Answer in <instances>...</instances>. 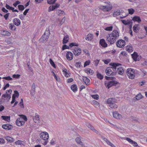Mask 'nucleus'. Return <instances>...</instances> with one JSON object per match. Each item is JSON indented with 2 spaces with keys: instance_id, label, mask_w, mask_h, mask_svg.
I'll use <instances>...</instances> for the list:
<instances>
[{
  "instance_id": "nucleus-1",
  "label": "nucleus",
  "mask_w": 147,
  "mask_h": 147,
  "mask_svg": "<svg viewBox=\"0 0 147 147\" xmlns=\"http://www.w3.org/2000/svg\"><path fill=\"white\" fill-rule=\"evenodd\" d=\"M119 36V32L117 30H114L107 36V40L110 44H113Z\"/></svg>"
},
{
  "instance_id": "nucleus-2",
  "label": "nucleus",
  "mask_w": 147,
  "mask_h": 147,
  "mask_svg": "<svg viewBox=\"0 0 147 147\" xmlns=\"http://www.w3.org/2000/svg\"><path fill=\"white\" fill-rule=\"evenodd\" d=\"M110 65L112 67H107L105 70L106 73L108 76H113L114 75L116 71L117 67L121 65L120 64L114 63H110Z\"/></svg>"
},
{
  "instance_id": "nucleus-3",
  "label": "nucleus",
  "mask_w": 147,
  "mask_h": 147,
  "mask_svg": "<svg viewBox=\"0 0 147 147\" xmlns=\"http://www.w3.org/2000/svg\"><path fill=\"white\" fill-rule=\"evenodd\" d=\"M26 117L23 115H20V117L18 118L16 121V125L19 126H23L25 124V122L27 121Z\"/></svg>"
},
{
  "instance_id": "nucleus-4",
  "label": "nucleus",
  "mask_w": 147,
  "mask_h": 147,
  "mask_svg": "<svg viewBox=\"0 0 147 147\" xmlns=\"http://www.w3.org/2000/svg\"><path fill=\"white\" fill-rule=\"evenodd\" d=\"M126 74L129 79H133L134 78L135 75V70L131 68H128L126 71Z\"/></svg>"
},
{
  "instance_id": "nucleus-5",
  "label": "nucleus",
  "mask_w": 147,
  "mask_h": 147,
  "mask_svg": "<svg viewBox=\"0 0 147 147\" xmlns=\"http://www.w3.org/2000/svg\"><path fill=\"white\" fill-rule=\"evenodd\" d=\"M98 8L104 11H108L112 8V6L111 4H109L105 6L101 5L99 6Z\"/></svg>"
},
{
  "instance_id": "nucleus-6",
  "label": "nucleus",
  "mask_w": 147,
  "mask_h": 147,
  "mask_svg": "<svg viewBox=\"0 0 147 147\" xmlns=\"http://www.w3.org/2000/svg\"><path fill=\"white\" fill-rule=\"evenodd\" d=\"M49 36V31H47L40 38V40L42 42H45L47 40Z\"/></svg>"
},
{
  "instance_id": "nucleus-7",
  "label": "nucleus",
  "mask_w": 147,
  "mask_h": 147,
  "mask_svg": "<svg viewBox=\"0 0 147 147\" xmlns=\"http://www.w3.org/2000/svg\"><path fill=\"white\" fill-rule=\"evenodd\" d=\"M40 137L41 138L45 141L47 140L49 138L48 133L45 131L40 133Z\"/></svg>"
},
{
  "instance_id": "nucleus-8",
  "label": "nucleus",
  "mask_w": 147,
  "mask_h": 147,
  "mask_svg": "<svg viewBox=\"0 0 147 147\" xmlns=\"http://www.w3.org/2000/svg\"><path fill=\"white\" fill-rule=\"evenodd\" d=\"M117 46L120 48L123 47L125 45V42L124 40L122 39L119 40L117 42Z\"/></svg>"
},
{
  "instance_id": "nucleus-9",
  "label": "nucleus",
  "mask_w": 147,
  "mask_h": 147,
  "mask_svg": "<svg viewBox=\"0 0 147 147\" xmlns=\"http://www.w3.org/2000/svg\"><path fill=\"white\" fill-rule=\"evenodd\" d=\"M114 118L118 119H121L123 118V116L117 111H115L113 113Z\"/></svg>"
},
{
  "instance_id": "nucleus-10",
  "label": "nucleus",
  "mask_w": 147,
  "mask_h": 147,
  "mask_svg": "<svg viewBox=\"0 0 147 147\" xmlns=\"http://www.w3.org/2000/svg\"><path fill=\"white\" fill-rule=\"evenodd\" d=\"M62 70L63 74L65 77L67 78L70 76L71 74L69 70L63 67H62Z\"/></svg>"
},
{
  "instance_id": "nucleus-11",
  "label": "nucleus",
  "mask_w": 147,
  "mask_h": 147,
  "mask_svg": "<svg viewBox=\"0 0 147 147\" xmlns=\"http://www.w3.org/2000/svg\"><path fill=\"white\" fill-rule=\"evenodd\" d=\"M73 53L76 55H79L81 52V49L79 48L75 47L73 50Z\"/></svg>"
},
{
  "instance_id": "nucleus-12",
  "label": "nucleus",
  "mask_w": 147,
  "mask_h": 147,
  "mask_svg": "<svg viewBox=\"0 0 147 147\" xmlns=\"http://www.w3.org/2000/svg\"><path fill=\"white\" fill-rule=\"evenodd\" d=\"M86 125L88 128L93 131L94 132L97 134H100V132L97 131L96 129H95L94 127L92 126L90 124L88 123Z\"/></svg>"
},
{
  "instance_id": "nucleus-13",
  "label": "nucleus",
  "mask_w": 147,
  "mask_h": 147,
  "mask_svg": "<svg viewBox=\"0 0 147 147\" xmlns=\"http://www.w3.org/2000/svg\"><path fill=\"white\" fill-rule=\"evenodd\" d=\"M2 99L4 100H8L11 98V95L8 93H6L2 95Z\"/></svg>"
},
{
  "instance_id": "nucleus-14",
  "label": "nucleus",
  "mask_w": 147,
  "mask_h": 147,
  "mask_svg": "<svg viewBox=\"0 0 147 147\" xmlns=\"http://www.w3.org/2000/svg\"><path fill=\"white\" fill-rule=\"evenodd\" d=\"M13 22L14 25L17 26H20L21 23L20 20L18 18H15L13 20Z\"/></svg>"
},
{
  "instance_id": "nucleus-15",
  "label": "nucleus",
  "mask_w": 147,
  "mask_h": 147,
  "mask_svg": "<svg viewBox=\"0 0 147 147\" xmlns=\"http://www.w3.org/2000/svg\"><path fill=\"white\" fill-rule=\"evenodd\" d=\"M66 57L67 59L69 60H71L73 59V55L71 52H68L66 54Z\"/></svg>"
},
{
  "instance_id": "nucleus-16",
  "label": "nucleus",
  "mask_w": 147,
  "mask_h": 147,
  "mask_svg": "<svg viewBox=\"0 0 147 147\" xmlns=\"http://www.w3.org/2000/svg\"><path fill=\"white\" fill-rule=\"evenodd\" d=\"M133 59L135 61H139L140 59V57L136 52H134L131 55Z\"/></svg>"
},
{
  "instance_id": "nucleus-17",
  "label": "nucleus",
  "mask_w": 147,
  "mask_h": 147,
  "mask_svg": "<svg viewBox=\"0 0 147 147\" xmlns=\"http://www.w3.org/2000/svg\"><path fill=\"white\" fill-rule=\"evenodd\" d=\"M2 127L3 128L6 130H9L12 128V126L10 124H7L3 125Z\"/></svg>"
},
{
  "instance_id": "nucleus-18",
  "label": "nucleus",
  "mask_w": 147,
  "mask_h": 147,
  "mask_svg": "<svg viewBox=\"0 0 147 147\" xmlns=\"http://www.w3.org/2000/svg\"><path fill=\"white\" fill-rule=\"evenodd\" d=\"M116 100L114 98H108L107 100V103L111 105L114 103L116 102Z\"/></svg>"
},
{
  "instance_id": "nucleus-19",
  "label": "nucleus",
  "mask_w": 147,
  "mask_h": 147,
  "mask_svg": "<svg viewBox=\"0 0 147 147\" xmlns=\"http://www.w3.org/2000/svg\"><path fill=\"white\" fill-rule=\"evenodd\" d=\"M75 141L77 143L80 144L82 146L84 145V144L83 142L81 141V138L80 137H77L75 139Z\"/></svg>"
},
{
  "instance_id": "nucleus-20",
  "label": "nucleus",
  "mask_w": 147,
  "mask_h": 147,
  "mask_svg": "<svg viewBox=\"0 0 147 147\" xmlns=\"http://www.w3.org/2000/svg\"><path fill=\"white\" fill-rule=\"evenodd\" d=\"M100 44L101 46L104 47H107V45L106 42L105 40L103 39L100 40Z\"/></svg>"
},
{
  "instance_id": "nucleus-21",
  "label": "nucleus",
  "mask_w": 147,
  "mask_h": 147,
  "mask_svg": "<svg viewBox=\"0 0 147 147\" xmlns=\"http://www.w3.org/2000/svg\"><path fill=\"white\" fill-rule=\"evenodd\" d=\"M117 67V72L120 75H122L124 72V70L123 68L121 66H119L118 67Z\"/></svg>"
},
{
  "instance_id": "nucleus-22",
  "label": "nucleus",
  "mask_w": 147,
  "mask_h": 147,
  "mask_svg": "<svg viewBox=\"0 0 147 147\" xmlns=\"http://www.w3.org/2000/svg\"><path fill=\"white\" fill-rule=\"evenodd\" d=\"M83 80L86 84L88 85L90 83V80L89 79L85 76L83 77Z\"/></svg>"
},
{
  "instance_id": "nucleus-23",
  "label": "nucleus",
  "mask_w": 147,
  "mask_h": 147,
  "mask_svg": "<svg viewBox=\"0 0 147 147\" xmlns=\"http://www.w3.org/2000/svg\"><path fill=\"white\" fill-rule=\"evenodd\" d=\"M84 71L88 74L92 75L94 73V71L92 70L89 68L85 69H84Z\"/></svg>"
},
{
  "instance_id": "nucleus-24",
  "label": "nucleus",
  "mask_w": 147,
  "mask_h": 147,
  "mask_svg": "<svg viewBox=\"0 0 147 147\" xmlns=\"http://www.w3.org/2000/svg\"><path fill=\"white\" fill-rule=\"evenodd\" d=\"M69 37L68 35H65L63 40V44H66L69 41Z\"/></svg>"
},
{
  "instance_id": "nucleus-25",
  "label": "nucleus",
  "mask_w": 147,
  "mask_h": 147,
  "mask_svg": "<svg viewBox=\"0 0 147 147\" xmlns=\"http://www.w3.org/2000/svg\"><path fill=\"white\" fill-rule=\"evenodd\" d=\"M132 20L134 22H137L138 23H140L141 21L140 17L138 16H134L132 18Z\"/></svg>"
},
{
  "instance_id": "nucleus-26",
  "label": "nucleus",
  "mask_w": 147,
  "mask_h": 147,
  "mask_svg": "<svg viewBox=\"0 0 147 147\" xmlns=\"http://www.w3.org/2000/svg\"><path fill=\"white\" fill-rule=\"evenodd\" d=\"M39 115L37 114H35V117L33 119L35 123H38L39 122Z\"/></svg>"
},
{
  "instance_id": "nucleus-27",
  "label": "nucleus",
  "mask_w": 147,
  "mask_h": 147,
  "mask_svg": "<svg viewBox=\"0 0 147 147\" xmlns=\"http://www.w3.org/2000/svg\"><path fill=\"white\" fill-rule=\"evenodd\" d=\"M1 118L8 122L10 121V117L9 116H1Z\"/></svg>"
},
{
  "instance_id": "nucleus-28",
  "label": "nucleus",
  "mask_w": 147,
  "mask_h": 147,
  "mask_svg": "<svg viewBox=\"0 0 147 147\" xmlns=\"http://www.w3.org/2000/svg\"><path fill=\"white\" fill-rule=\"evenodd\" d=\"M103 140L105 141L109 145L111 146L112 147H116L109 140L106 138H104Z\"/></svg>"
},
{
  "instance_id": "nucleus-29",
  "label": "nucleus",
  "mask_w": 147,
  "mask_h": 147,
  "mask_svg": "<svg viewBox=\"0 0 147 147\" xmlns=\"http://www.w3.org/2000/svg\"><path fill=\"white\" fill-rule=\"evenodd\" d=\"M9 28L11 30L14 31L16 30V27L13 24H12V23H10L9 24Z\"/></svg>"
},
{
  "instance_id": "nucleus-30",
  "label": "nucleus",
  "mask_w": 147,
  "mask_h": 147,
  "mask_svg": "<svg viewBox=\"0 0 147 147\" xmlns=\"http://www.w3.org/2000/svg\"><path fill=\"white\" fill-rule=\"evenodd\" d=\"M35 84L33 83L32 85V89L30 91V94L31 95H34L35 92Z\"/></svg>"
},
{
  "instance_id": "nucleus-31",
  "label": "nucleus",
  "mask_w": 147,
  "mask_h": 147,
  "mask_svg": "<svg viewBox=\"0 0 147 147\" xmlns=\"http://www.w3.org/2000/svg\"><path fill=\"white\" fill-rule=\"evenodd\" d=\"M56 13L59 16L63 15L65 14V12L61 10L57 9L56 11Z\"/></svg>"
},
{
  "instance_id": "nucleus-32",
  "label": "nucleus",
  "mask_w": 147,
  "mask_h": 147,
  "mask_svg": "<svg viewBox=\"0 0 147 147\" xmlns=\"http://www.w3.org/2000/svg\"><path fill=\"white\" fill-rule=\"evenodd\" d=\"M71 88L72 91L74 92H76L78 90L77 86L76 84H73L71 86Z\"/></svg>"
},
{
  "instance_id": "nucleus-33",
  "label": "nucleus",
  "mask_w": 147,
  "mask_h": 147,
  "mask_svg": "<svg viewBox=\"0 0 147 147\" xmlns=\"http://www.w3.org/2000/svg\"><path fill=\"white\" fill-rule=\"evenodd\" d=\"M93 35L92 34H90L87 35L85 39L87 40H91L93 39Z\"/></svg>"
},
{
  "instance_id": "nucleus-34",
  "label": "nucleus",
  "mask_w": 147,
  "mask_h": 147,
  "mask_svg": "<svg viewBox=\"0 0 147 147\" xmlns=\"http://www.w3.org/2000/svg\"><path fill=\"white\" fill-rule=\"evenodd\" d=\"M139 24H136L133 27V30L134 32H137L139 28Z\"/></svg>"
},
{
  "instance_id": "nucleus-35",
  "label": "nucleus",
  "mask_w": 147,
  "mask_h": 147,
  "mask_svg": "<svg viewBox=\"0 0 147 147\" xmlns=\"http://www.w3.org/2000/svg\"><path fill=\"white\" fill-rule=\"evenodd\" d=\"M114 83L113 81H109L107 85V87L108 88H109L110 87L113 86Z\"/></svg>"
},
{
  "instance_id": "nucleus-36",
  "label": "nucleus",
  "mask_w": 147,
  "mask_h": 147,
  "mask_svg": "<svg viewBox=\"0 0 147 147\" xmlns=\"http://www.w3.org/2000/svg\"><path fill=\"white\" fill-rule=\"evenodd\" d=\"M126 50L129 52H131L133 51V48L130 46L128 45L126 47Z\"/></svg>"
},
{
  "instance_id": "nucleus-37",
  "label": "nucleus",
  "mask_w": 147,
  "mask_h": 147,
  "mask_svg": "<svg viewBox=\"0 0 147 147\" xmlns=\"http://www.w3.org/2000/svg\"><path fill=\"white\" fill-rule=\"evenodd\" d=\"M6 140L9 142H14V139L9 136H7L5 137Z\"/></svg>"
},
{
  "instance_id": "nucleus-38",
  "label": "nucleus",
  "mask_w": 147,
  "mask_h": 147,
  "mask_svg": "<svg viewBox=\"0 0 147 147\" xmlns=\"http://www.w3.org/2000/svg\"><path fill=\"white\" fill-rule=\"evenodd\" d=\"M142 98V94H138L134 98V100H135V99L136 100H138L141 99Z\"/></svg>"
},
{
  "instance_id": "nucleus-39",
  "label": "nucleus",
  "mask_w": 147,
  "mask_h": 147,
  "mask_svg": "<svg viewBox=\"0 0 147 147\" xmlns=\"http://www.w3.org/2000/svg\"><path fill=\"white\" fill-rule=\"evenodd\" d=\"M122 22L123 24L125 25L129 24H130L131 22L130 20H122Z\"/></svg>"
},
{
  "instance_id": "nucleus-40",
  "label": "nucleus",
  "mask_w": 147,
  "mask_h": 147,
  "mask_svg": "<svg viewBox=\"0 0 147 147\" xmlns=\"http://www.w3.org/2000/svg\"><path fill=\"white\" fill-rule=\"evenodd\" d=\"M65 17H64L61 20H58V22H59V26H61L63 23L65 21Z\"/></svg>"
},
{
  "instance_id": "nucleus-41",
  "label": "nucleus",
  "mask_w": 147,
  "mask_h": 147,
  "mask_svg": "<svg viewBox=\"0 0 147 147\" xmlns=\"http://www.w3.org/2000/svg\"><path fill=\"white\" fill-rule=\"evenodd\" d=\"M120 10H117L115 11L113 13V15L114 17L118 16L119 15L120 16Z\"/></svg>"
},
{
  "instance_id": "nucleus-42",
  "label": "nucleus",
  "mask_w": 147,
  "mask_h": 147,
  "mask_svg": "<svg viewBox=\"0 0 147 147\" xmlns=\"http://www.w3.org/2000/svg\"><path fill=\"white\" fill-rule=\"evenodd\" d=\"M2 34L4 35L9 36L11 35V33L7 31L4 30L2 32Z\"/></svg>"
},
{
  "instance_id": "nucleus-43",
  "label": "nucleus",
  "mask_w": 147,
  "mask_h": 147,
  "mask_svg": "<svg viewBox=\"0 0 147 147\" xmlns=\"http://www.w3.org/2000/svg\"><path fill=\"white\" fill-rule=\"evenodd\" d=\"M19 96V92L17 90H15L14 91V94L13 96V97L15 98H18Z\"/></svg>"
},
{
  "instance_id": "nucleus-44",
  "label": "nucleus",
  "mask_w": 147,
  "mask_h": 147,
  "mask_svg": "<svg viewBox=\"0 0 147 147\" xmlns=\"http://www.w3.org/2000/svg\"><path fill=\"white\" fill-rule=\"evenodd\" d=\"M97 77L100 80L102 79L103 78V76L99 72H97Z\"/></svg>"
},
{
  "instance_id": "nucleus-45",
  "label": "nucleus",
  "mask_w": 147,
  "mask_h": 147,
  "mask_svg": "<svg viewBox=\"0 0 147 147\" xmlns=\"http://www.w3.org/2000/svg\"><path fill=\"white\" fill-rule=\"evenodd\" d=\"M113 26H110L104 28V29L108 31H111L113 30Z\"/></svg>"
},
{
  "instance_id": "nucleus-46",
  "label": "nucleus",
  "mask_w": 147,
  "mask_h": 147,
  "mask_svg": "<svg viewBox=\"0 0 147 147\" xmlns=\"http://www.w3.org/2000/svg\"><path fill=\"white\" fill-rule=\"evenodd\" d=\"M110 107L111 108L113 109H116L118 107V106L114 103L110 105Z\"/></svg>"
},
{
  "instance_id": "nucleus-47",
  "label": "nucleus",
  "mask_w": 147,
  "mask_h": 147,
  "mask_svg": "<svg viewBox=\"0 0 147 147\" xmlns=\"http://www.w3.org/2000/svg\"><path fill=\"white\" fill-rule=\"evenodd\" d=\"M78 45H79L76 42H72L69 44V46L70 47H71L74 46L78 47Z\"/></svg>"
},
{
  "instance_id": "nucleus-48",
  "label": "nucleus",
  "mask_w": 147,
  "mask_h": 147,
  "mask_svg": "<svg viewBox=\"0 0 147 147\" xmlns=\"http://www.w3.org/2000/svg\"><path fill=\"white\" fill-rule=\"evenodd\" d=\"M47 3L49 4H53L55 3L57 0H47Z\"/></svg>"
},
{
  "instance_id": "nucleus-49",
  "label": "nucleus",
  "mask_w": 147,
  "mask_h": 147,
  "mask_svg": "<svg viewBox=\"0 0 147 147\" xmlns=\"http://www.w3.org/2000/svg\"><path fill=\"white\" fill-rule=\"evenodd\" d=\"M91 96L92 98L96 100H98L99 99V96L97 94L92 95Z\"/></svg>"
},
{
  "instance_id": "nucleus-50",
  "label": "nucleus",
  "mask_w": 147,
  "mask_h": 147,
  "mask_svg": "<svg viewBox=\"0 0 147 147\" xmlns=\"http://www.w3.org/2000/svg\"><path fill=\"white\" fill-rule=\"evenodd\" d=\"M56 80L58 82H59L60 81V79L59 77L56 75L55 74H54V76H53Z\"/></svg>"
},
{
  "instance_id": "nucleus-51",
  "label": "nucleus",
  "mask_w": 147,
  "mask_h": 147,
  "mask_svg": "<svg viewBox=\"0 0 147 147\" xmlns=\"http://www.w3.org/2000/svg\"><path fill=\"white\" fill-rule=\"evenodd\" d=\"M128 10L129 14L131 15L133 14L134 12V10L132 8L128 9Z\"/></svg>"
},
{
  "instance_id": "nucleus-52",
  "label": "nucleus",
  "mask_w": 147,
  "mask_h": 147,
  "mask_svg": "<svg viewBox=\"0 0 147 147\" xmlns=\"http://www.w3.org/2000/svg\"><path fill=\"white\" fill-rule=\"evenodd\" d=\"M92 103L95 106H99V103L95 100H93Z\"/></svg>"
},
{
  "instance_id": "nucleus-53",
  "label": "nucleus",
  "mask_w": 147,
  "mask_h": 147,
  "mask_svg": "<svg viewBox=\"0 0 147 147\" xmlns=\"http://www.w3.org/2000/svg\"><path fill=\"white\" fill-rule=\"evenodd\" d=\"M3 79H5L7 80H12V78L10 76H8L7 77H4L2 78Z\"/></svg>"
},
{
  "instance_id": "nucleus-54",
  "label": "nucleus",
  "mask_w": 147,
  "mask_h": 147,
  "mask_svg": "<svg viewBox=\"0 0 147 147\" xmlns=\"http://www.w3.org/2000/svg\"><path fill=\"white\" fill-rule=\"evenodd\" d=\"M90 63V60L86 61L84 63V67H85L89 65Z\"/></svg>"
},
{
  "instance_id": "nucleus-55",
  "label": "nucleus",
  "mask_w": 147,
  "mask_h": 147,
  "mask_svg": "<svg viewBox=\"0 0 147 147\" xmlns=\"http://www.w3.org/2000/svg\"><path fill=\"white\" fill-rule=\"evenodd\" d=\"M49 62L50 63V64L54 67H55V65L54 63L53 62V61L52 59H50L49 60Z\"/></svg>"
},
{
  "instance_id": "nucleus-56",
  "label": "nucleus",
  "mask_w": 147,
  "mask_h": 147,
  "mask_svg": "<svg viewBox=\"0 0 147 147\" xmlns=\"http://www.w3.org/2000/svg\"><path fill=\"white\" fill-rule=\"evenodd\" d=\"M69 48H70V47H69V45L68 46L65 45H64L63 46V47L62 48V50H65V49H68Z\"/></svg>"
},
{
  "instance_id": "nucleus-57",
  "label": "nucleus",
  "mask_w": 147,
  "mask_h": 147,
  "mask_svg": "<svg viewBox=\"0 0 147 147\" xmlns=\"http://www.w3.org/2000/svg\"><path fill=\"white\" fill-rule=\"evenodd\" d=\"M81 65V62H79L76 63L75 64V66L77 68H79L80 67Z\"/></svg>"
},
{
  "instance_id": "nucleus-58",
  "label": "nucleus",
  "mask_w": 147,
  "mask_h": 147,
  "mask_svg": "<svg viewBox=\"0 0 147 147\" xmlns=\"http://www.w3.org/2000/svg\"><path fill=\"white\" fill-rule=\"evenodd\" d=\"M18 7L19 9L21 10H23L24 9V7L23 5H18Z\"/></svg>"
},
{
  "instance_id": "nucleus-59",
  "label": "nucleus",
  "mask_w": 147,
  "mask_h": 147,
  "mask_svg": "<svg viewBox=\"0 0 147 147\" xmlns=\"http://www.w3.org/2000/svg\"><path fill=\"white\" fill-rule=\"evenodd\" d=\"M20 76V74H14L12 76V77L16 79L19 78Z\"/></svg>"
},
{
  "instance_id": "nucleus-60",
  "label": "nucleus",
  "mask_w": 147,
  "mask_h": 147,
  "mask_svg": "<svg viewBox=\"0 0 147 147\" xmlns=\"http://www.w3.org/2000/svg\"><path fill=\"white\" fill-rule=\"evenodd\" d=\"M23 142L21 140H18L15 142V144L16 145H21L23 144Z\"/></svg>"
},
{
  "instance_id": "nucleus-61",
  "label": "nucleus",
  "mask_w": 147,
  "mask_h": 147,
  "mask_svg": "<svg viewBox=\"0 0 147 147\" xmlns=\"http://www.w3.org/2000/svg\"><path fill=\"white\" fill-rule=\"evenodd\" d=\"M5 7L7 9H8L11 10V9L13 10L14 9V7H10L7 4L6 5Z\"/></svg>"
},
{
  "instance_id": "nucleus-62",
  "label": "nucleus",
  "mask_w": 147,
  "mask_h": 147,
  "mask_svg": "<svg viewBox=\"0 0 147 147\" xmlns=\"http://www.w3.org/2000/svg\"><path fill=\"white\" fill-rule=\"evenodd\" d=\"M55 9L53 7V5L52 6H50L48 9V11L50 12L51 11H53Z\"/></svg>"
},
{
  "instance_id": "nucleus-63",
  "label": "nucleus",
  "mask_w": 147,
  "mask_h": 147,
  "mask_svg": "<svg viewBox=\"0 0 147 147\" xmlns=\"http://www.w3.org/2000/svg\"><path fill=\"white\" fill-rule=\"evenodd\" d=\"M5 143V140L3 138H0V144H3Z\"/></svg>"
},
{
  "instance_id": "nucleus-64",
  "label": "nucleus",
  "mask_w": 147,
  "mask_h": 147,
  "mask_svg": "<svg viewBox=\"0 0 147 147\" xmlns=\"http://www.w3.org/2000/svg\"><path fill=\"white\" fill-rule=\"evenodd\" d=\"M9 83H7L5 84L4 86L3 89L4 90H5L7 88L9 87Z\"/></svg>"
}]
</instances>
